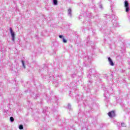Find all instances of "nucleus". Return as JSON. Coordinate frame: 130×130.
Listing matches in <instances>:
<instances>
[{
  "label": "nucleus",
  "instance_id": "nucleus-1",
  "mask_svg": "<svg viewBox=\"0 0 130 130\" xmlns=\"http://www.w3.org/2000/svg\"><path fill=\"white\" fill-rule=\"evenodd\" d=\"M124 7L125 8V12L128 13V12H129V5L128 4V2H127V1H125Z\"/></svg>",
  "mask_w": 130,
  "mask_h": 130
},
{
  "label": "nucleus",
  "instance_id": "nucleus-2",
  "mask_svg": "<svg viewBox=\"0 0 130 130\" xmlns=\"http://www.w3.org/2000/svg\"><path fill=\"white\" fill-rule=\"evenodd\" d=\"M108 115L109 116V117L112 118L115 116V112H114V111H112L108 113Z\"/></svg>",
  "mask_w": 130,
  "mask_h": 130
},
{
  "label": "nucleus",
  "instance_id": "nucleus-3",
  "mask_svg": "<svg viewBox=\"0 0 130 130\" xmlns=\"http://www.w3.org/2000/svg\"><path fill=\"white\" fill-rule=\"evenodd\" d=\"M10 30L11 36L12 37V40L13 41H15V33L13 31V29H12V27L10 28Z\"/></svg>",
  "mask_w": 130,
  "mask_h": 130
},
{
  "label": "nucleus",
  "instance_id": "nucleus-4",
  "mask_svg": "<svg viewBox=\"0 0 130 130\" xmlns=\"http://www.w3.org/2000/svg\"><path fill=\"white\" fill-rule=\"evenodd\" d=\"M108 60H109V63L111 66H114V63H113V61H112V59H111V58L109 57Z\"/></svg>",
  "mask_w": 130,
  "mask_h": 130
},
{
  "label": "nucleus",
  "instance_id": "nucleus-5",
  "mask_svg": "<svg viewBox=\"0 0 130 130\" xmlns=\"http://www.w3.org/2000/svg\"><path fill=\"white\" fill-rule=\"evenodd\" d=\"M53 2L55 6H56V5H57V0H53Z\"/></svg>",
  "mask_w": 130,
  "mask_h": 130
},
{
  "label": "nucleus",
  "instance_id": "nucleus-6",
  "mask_svg": "<svg viewBox=\"0 0 130 130\" xmlns=\"http://www.w3.org/2000/svg\"><path fill=\"white\" fill-rule=\"evenodd\" d=\"M21 62L22 63V66L24 69H26V66H25V62L23 60L21 61Z\"/></svg>",
  "mask_w": 130,
  "mask_h": 130
},
{
  "label": "nucleus",
  "instance_id": "nucleus-7",
  "mask_svg": "<svg viewBox=\"0 0 130 130\" xmlns=\"http://www.w3.org/2000/svg\"><path fill=\"white\" fill-rule=\"evenodd\" d=\"M14 117H10V121L11 122H13V121H14Z\"/></svg>",
  "mask_w": 130,
  "mask_h": 130
},
{
  "label": "nucleus",
  "instance_id": "nucleus-8",
  "mask_svg": "<svg viewBox=\"0 0 130 130\" xmlns=\"http://www.w3.org/2000/svg\"><path fill=\"white\" fill-rule=\"evenodd\" d=\"M63 42L64 43H67L68 42V41H67V40H66V39L63 38Z\"/></svg>",
  "mask_w": 130,
  "mask_h": 130
},
{
  "label": "nucleus",
  "instance_id": "nucleus-9",
  "mask_svg": "<svg viewBox=\"0 0 130 130\" xmlns=\"http://www.w3.org/2000/svg\"><path fill=\"white\" fill-rule=\"evenodd\" d=\"M23 127L22 126V125H19V129H23Z\"/></svg>",
  "mask_w": 130,
  "mask_h": 130
},
{
  "label": "nucleus",
  "instance_id": "nucleus-10",
  "mask_svg": "<svg viewBox=\"0 0 130 130\" xmlns=\"http://www.w3.org/2000/svg\"><path fill=\"white\" fill-rule=\"evenodd\" d=\"M121 126H123V127L126 126L125 124L124 123H121Z\"/></svg>",
  "mask_w": 130,
  "mask_h": 130
},
{
  "label": "nucleus",
  "instance_id": "nucleus-11",
  "mask_svg": "<svg viewBox=\"0 0 130 130\" xmlns=\"http://www.w3.org/2000/svg\"><path fill=\"white\" fill-rule=\"evenodd\" d=\"M68 12L69 14H71L72 13V10L71 9H69Z\"/></svg>",
  "mask_w": 130,
  "mask_h": 130
},
{
  "label": "nucleus",
  "instance_id": "nucleus-12",
  "mask_svg": "<svg viewBox=\"0 0 130 130\" xmlns=\"http://www.w3.org/2000/svg\"><path fill=\"white\" fill-rule=\"evenodd\" d=\"M59 38H62V36L60 35V36H59Z\"/></svg>",
  "mask_w": 130,
  "mask_h": 130
}]
</instances>
